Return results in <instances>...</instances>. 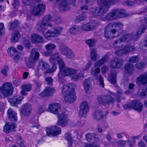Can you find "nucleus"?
Instances as JSON below:
<instances>
[{
    "label": "nucleus",
    "mask_w": 147,
    "mask_h": 147,
    "mask_svg": "<svg viewBox=\"0 0 147 147\" xmlns=\"http://www.w3.org/2000/svg\"><path fill=\"white\" fill-rule=\"evenodd\" d=\"M50 62L53 65L51 69H48L49 66V64L45 62L41 61L39 62L38 69H36V73L37 74V69H40L44 70L46 69V71H44L45 73H52L54 72L56 69V64L57 63L59 65L60 72L58 74L59 81V82H63L65 83V81L62 78L63 76H69L71 79L74 81H76L81 78H83V74H76V71L75 70L69 68H65V64L61 58L59 54L56 53L52 55L49 59Z\"/></svg>",
    "instance_id": "1"
},
{
    "label": "nucleus",
    "mask_w": 147,
    "mask_h": 147,
    "mask_svg": "<svg viewBox=\"0 0 147 147\" xmlns=\"http://www.w3.org/2000/svg\"><path fill=\"white\" fill-rule=\"evenodd\" d=\"M55 22L53 20L50 16H46L44 18L40 24L39 29L46 38L55 37L59 34L62 32L61 27L56 28L54 27Z\"/></svg>",
    "instance_id": "2"
},
{
    "label": "nucleus",
    "mask_w": 147,
    "mask_h": 147,
    "mask_svg": "<svg viewBox=\"0 0 147 147\" xmlns=\"http://www.w3.org/2000/svg\"><path fill=\"white\" fill-rule=\"evenodd\" d=\"M60 105L55 103L49 105L48 110L57 115L58 117L57 125L62 127L65 126L67 123V115L66 113L62 112L60 108Z\"/></svg>",
    "instance_id": "3"
},
{
    "label": "nucleus",
    "mask_w": 147,
    "mask_h": 147,
    "mask_svg": "<svg viewBox=\"0 0 147 147\" xmlns=\"http://www.w3.org/2000/svg\"><path fill=\"white\" fill-rule=\"evenodd\" d=\"M62 93L64 96V100L65 102L72 103L76 101V96L74 87L71 84H69L67 85L65 84Z\"/></svg>",
    "instance_id": "4"
},
{
    "label": "nucleus",
    "mask_w": 147,
    "mask_h": 147,
    "mask_svg": "<svg viewBox=\"0 0 147 147\" xmlns=\"http://www.w3.org/2000/svg\"><path fill=\"white\" fill-rule=\"evenodd\" d=\"M13 90V87L11 84L8 82L4 83L0 87V98L12 94Z\"/></svg>",
    "instance_id": "5"
},
{
    "label": "nucleus",
    "mask_w": 147,
    "mask_h": 147,
    "mask_svg": "<svg viewBox=\"0 0 147 147\" xmlns=\"http://www.w3.org/2000/svg\"><path fill=\"white\" fill-rule=\"evenodd\" d=\"M7 54L15 61H18L21 58V54L13 47H10L7 50Z\"/></svg>",
    "instance_id": "6"
},
{
    "label": "nucleus",
    "mask_w": 147,
    "mask_h": 147,
    "mask_svg": "<svg viewBox=\"0 0 147 147\" xmlns=\"http://www.w3.org/2000/svg\"><path fill=\"white\" fill-rule=\"evenodd\" d=\"M100 2V3L102 4V8H97L96 9H94V11H93L92 14L97 15V16L102 15L104 12L107 11L109 5L111 4L110 1H107V0L104 1L101 0Z\"/></svg>",
    "instance_id": "7"
},
{
    "label": "nucleus",
    "mask_w": 147,
    "mask_h": 147,
    "mask_svg": "<svg viewBox=\"0 0 147 147\" xmlns=\"http://www.w3.org/2000/svg\"><path fill=\"white\" fill-rule=\"evenodd\" d=\"M79 115L80 116L84 117L88 112L89 110V105L85 100L82 101L80 104Z\"/></svg>",
    "instance_id": "8"
},
{
    "label": "nucleus",
    "mask_w": 147,
    "mask_h": 147,
    "mask_svg": "<svg viewBox=\"0 0 147 147\" xmlns=\"http://www.w3.org/2000/svg\"><path fill=\"white\" fill-rule=\"evenodd\" d=\"M46 131L47 135L49 136L58 135L61 134V132L60 128L56 126L47 128Z\"/></svg>",
    "instance_id": "9"
},
{
    "label": "nucleus",
    "mask_w": 147,
    "mask_h": 147,
    "mask_svg": "<svg viewBox=\"0 0 147 147\" xmlns=\"http://www.w3.org/2000/svg\"><path fill=\"white\" fill-rule=\"evenodd\" d=\"M23 98L22 96H13L12 98H8V101L11 106L17 107L18 104L21 103Z\"/></svg>",
    "instance_id": "10"
},
{
    "label": "nucleus",
    "mask_w": 147,
    "mask_h": 147,
    "mask_svg": "<svg viewBox=\"0 0 147 147\" xmlns=\"http://www.w3.org/2000/svg\"><path fill=\"white\" fill-rule=\"evenodd\" d=\"M86 138L88 141H89L91 140H93L94 142H93V144H87L85 145V147H99L98 145H96L95 144V143L97 142L98 139L95 138V135L94 134H87L86 136Z\"/></svg>",
    "instance_id": "11"
},
{
    "label": "nucleus",
    "mask_w": 147,
    "mask_h": 147,
    "mask_svg": "<svg viewBox=\"0 0 147 147\" xmlns=\"http://www.w3.org/2000/svg\"><path fill=\"white\" fill-rule=\"evenodd\" d=\"M96 25V24L94 22H90L83 24L81 27H79L80 30L90 31L94 28Z\"/></svg>",
    "instance_id": "12"
},
{
    "label": "nucleus",
    "mask_w": 147,
    "mask_h": 147,
    "mask_svg": "<svg viewBox=\"0 0 147 147\" xmlns=\"http://www.w3.org/2000/svg\"><path fill=\"white\" fill-rule=\"evenodd\" d=\"M59 51L61 54L68 58L71 57L74 55L71 50L67 47H62L60 49Z\"/></svg>",
    "instance_id": "13"
},
{
    "label": "nucleus",
    "mask_w": 147,
    "mask_h": 147,
    "mask_svg": "<svg viewBox=\"0 0 147 147\" xmlns=\"http://www.w3.org/2000/svg\"><path fill=\"white\" fill-rule=\"evenodd\" d=\"M30 39L32 42L34 43H41L43 42L42 37L36 34H32Z\"/></svg>",
    "instance_id": "14"
},
{
    "label": "nucleus",
    "mask_w": 147,
    "mask_h": 147,
    "mask_svg": "<svg viewBox=\"0 0 147 147\" xmlns=\"http://www.w3.org/2000/svg\"><path fill=\"white\" fill-rule=\"evenodd\" d=\"M45 5L40 4L38 5L37 7L34 8L32 11V13L35 16H39L40 13L45 10Z\"/></svg>",
    "instance_id": "15"
},
{
    "label": "nucleus",
    "mask_w": 147,
    "mask_h": 147,
    "mask_svg": "<svg viewBox=\"0 0 147 147\" xmlns=\"http://www.w3.org/2000/svg\"><path fill=\"white\" fill-rule=\"evenodd\" d=\"M39 57V54L37 51L34 49H32L31 55L30 57L29 60L31 63H33L37 60Z\"/></svg>",
    "instance_id": "16"
},
{
    "label": "nucleus",
    "mask_w": 147,
    "mask_h": 147,
    "mask_svg": "<svg viewBox=\"0 0 147 147\" xmlns=\"http://www.w3.org/2000/svg\"><path fill=\"white\" fill-rule=\"evenodd\" d=\"M15 126L13 123H6L4 127L3 131L6 133L11 132L15 131Z\"/></svg>",
    "instance_id": "17"
},
{
    "label": "nucleus",
    "mask_w": 147,
    "mask_h": 147,
    "mask_svg": "<svg viewBox=\"0 0 147 147\" xmlns=\"http://www.w3.org/2000/svg\"><path fill=\"white\" fill-rule=\"evenodd\" d=\"M113 24H110L107 26L105 28V36L106 38H113V36H112L116 32V31L114 29H113L111 31V32L108 33L107 30H109L108 28H110V27L113 26Z\"/></svg>",
    "instance_id": "18"
},
{
    "label": "nucleus",
    "mask_w": 147,
    "mask_h": 147,
    "mask_svg": "<svg viewBox=\"0 0 147 147\" xmlns=\"http://www.w3.org/2000/svg\"><path fill=\"white\" fill-rule=\"evenodd\" d=\"M119 14L117 10H114L107 14L105 19L103 20H105L106 19L108 20H110L114 19L117 18L118 17L117 15Z\"/></svg>",
    "instance_id": "19"
},
{
    "label": "nucleus",
    "mask_w": 147,
    "mask_h": 147,
    "mask_svg": "<svg viewBox=\"0 0 147 147\" xmlns=\"http://www.w3.org/2000/svg\"><path fill=\"white\" fill-rule=\"evenodd\" d=\"M17 114L12 109H9L7 111V115L12 121H17Z\"/></svg>",
    "instance_id": "20"
},
{
    "label": "nucleus",
    "mask_w": 147,
    "mask_h": 147,
    "mask_svg": "<svg viewBox=\"0 0 147 147\" xmlns=\"http://www.w3.org/2000/svg\"><path fill=\"white\" fill-rule=\"evenodd\" d=\"M20 35L18 31H14L11 35V40L12 42H18L20 38Z\"/></svg>",
    "instance_id": "21"
},
{
    "label": "nucleus",
    "mask_w": 147,
    "mask_h": 147,
    "mask_svg": "<svg viewBox=\"0 0 147 147\" xmlns=\"http://www.w3.org/2000/svg\"><path fill=\"white\" fill-rule=\"evenodd\" d=\"M54 91V90L53 88H46L45 90L41 93L40 95L42 97H44L48 96L52 94Z\"/></svg>",
    "instance_id": "22"
},
{
    "label": "nucleus",
    "mask_w": 147,
    "mask_h": 147,
    "mask_svg": "<svg viewBox=\"0 0 147 147\" xmlns=\"http://www.w3.org/2000/svg\"><path fill=\"white\" fill-rule=\"evenodd\" d=\"M132 108L138 112L140 111L142 108V105L139 102H134L132 103Z\"/></svg>",
    "instance_id": "23"
},
{
    "label": "nucleus",
    "mask_w": 147,
    "mask_h": 147,
    "mask_svg": "<svg viewBox=\"0 0 147 147\" xmlns=\"http://www.w3.org/2000/svg\"><path fill=\"white\" fill-rule=\"evenodd\" d=\"M65 138L66 140L67 141L68 145L69 147H71L74 145L75 142L72 140L69 133L66 134Z\"/></svg>",
    "instance_id": "24"
},
{
    "label": "nucleus",
    "mask_w": 147,
    "mask_h": 147,
    "mask_svg": "<svg viewBox=\"0 0 147 147\" xmlns=\"http://www.w3.org/2000/svg\"><path fill=\"white\" fill-rule=\"evenodd\" d=\"M147 82V76L141 75L137 80V83L138 84H144Z\"/></svg>",
    "instance_id": "25"
},
{
    "label": "nucleus",
    "mask_w": 147,
    "mask_h": 147,
    "mask_svg": "<svg viewBox=\"0 0 147 147\" xmlns=\"http://www.w3.org/2000/svg\"><path fill=\"white\" fill-rule=\"evenodd\" d=\"M118 61V59H115V60H112L110 62L111 66L113 68H118L119 67V66L121 64V63H119Z\"/></svg>",
    "instance_id": "26"
},
{
    "label": "nucleus",
    "mask_w": 147,
    "mask_h": 147,
    "mask_svg": "<svg viewBox=\"0 0 147 147\" xmlns=\"http://www.w3.org/2000/svg\"><path fill=\"white\" fill-rule=\"evenodd\" d=\"M31 109L29 107L26 105L24 107L22 110H21L22 113L24 115H28L30 113Z\"/></svg>",
    "instance_id": "27"
},
{
    "label": "nucleus",
    "mask_w": 147,
    "mask_h": 147,
    "mask_svg": "<svg viewBox=\"0 0 147 147\" xmlns=\"http://www.w3.org/2000/svg\"><path fill=\"white\" fill-rule=\"evenodd\" d=\"M132 47H127L124 48L123 49H120L119 50L118 53H121L122 54H126L129 53L131 51L133 50Z\"/></svg>",
    "instance_id": "28"
},
{
    "label": "nucleus",
    "mask_w": 147,
    "mask_h": 147,
    "mask_svg": "<svg viewBox=\"0 0 147 147\" xmlns=\"http://www.w3.org/2000/svg\"><path fill=\"white\" fill-rule=\"evenodd\" d=\"M45 48L47 51H52L56 49V46L53 43H50L45 45Z\"/></svg>",
    "instance_id": "29"
},
{
    "label": "nucleus",
    "mask_w": 147,
    "mask_h": 147,
    "mask_svg": "<svg viewBox=\"0 0 147 147\" xmlns=\"http://www.w3.org/2000/svg\"><path fill=\"white\" fill-rule=\"evenodd\" d=\"M90 82L89 79L86 80L84 82V87L86 91L88 92L90 88Z\"/></svg>",
    "instance_id": "30"
},
{
    "label": "nucleus",
    "mask_w": 147,
    "mask_h": 147,
    "mask_svg": "<svg viewBox=\"0 0 147 147\" xmlns=\"http://www.w3.org/2000/svg\"><path fill=\"white\" fill-rule=\"evenodd\" d=\"M102 115L100 111L98 110L96 111L93 115V117L97 119H99L102 118Z\"/></svg>",
    "instance_id": "31"
},
{
    "label": "nucleus",
    "mask_w": 147,
    "mask_h": 147,
    "mask_svg": "<svg viewBox=\"0 0 147 147\" xmlns=\"http://www.w3.org/2000/svg\"><path fill=\"white\" fill-rule=\"evenodd\" d=\"M79 28V26H75L72 27L70 29L69 31L71 34H74L80 30Z\"/></svg>",
    "instance_id": "32"
},
{
    "label": "nucleus",
    "mask_w": 147,
    "mask_h": 147,
    "mask_svg": "<svg viewBox=\"0 0 147 147\" xmlns=\"http://www.w3.org/2000/svg\"><path fill=\"white\" fill-rule=\"evenodd\" d=\"M8 67L7 66H5L1 69V73L4 76H6L8 75Z\"/></svg>",
    "instance_id": "33"
},
{
    "label": "nucleus",
    "mask_w": 147,
    "mask_h": 147,
    "mask_svg": "<svg viewBox=\"0 0 147 147\" xmlns=\"http://www.w3.org/2000/svg\"><path fill=\"white\" fill-rule=\"evenodd\" d=\"M107 57H105L102 58L100 61L98 62L95 65V66L97 67L100 65L102 64L107 61Z\"/></svg>",
    "instance_id": "34"
},
{
    "label": "nucleus",
    "mask_w": 147,
    "mask_h": 147,
    "mask_svg": "<svg viewBox=\"0 0 147 147\" xmlns=\"http://www.w3.org/2000/svg\"><path fill=\"white\" fill-rule=\"evenodd\" d=\"M17 143L21 147L25 146L24 144V141L21 138L19 137L17 140Z\"/></svg>",
    "instance_id": "35"
},
{
    "label": "nucleus",
    "mask_w": 147,
    "mask_h": 147,
    "mask_svg": "<svg viewBox=\"0 0 147 147\" xmlns=\"http://www.w3.org/2000/svg\"><path fill=\"white\" fill-rule=\"evenodd\" d=\"M116 74H115L113 76H110L109 77V80L111 83L115 84L116 82Z\"/></svg>",
    "instance_id": "36"
},
{
    "label": "nucleus",
    "mask_w": 147,
    "mask_h": 147,
    "mask_svg": "<svg viewBox=\"0 0 147 147\" xmlns=\"http://www.w3.org/2000/svg\"><path fill=\"white\" fill-rule=\"evenodd\" d=\"M97 81L99 83V84L103 87H104V84L103 78L100 75L98 76V78H96Z\"/></svg>",
    "instance_id": "37"
},
{
    "label": "nucleus",
    "mask_w": 147,
    "mask_h": 147,
    "mask_svg": "<svg viewBox=\"0 0 147 147\" xmlns=\"http://www.w3.org/2000/svg\"><path fill=\"white\" fill-rule=\"evenodd\" d=\"M128 35H126L124 36L121 39H120L117 41H115L114 42V44H119L124 41H125L127 37H128Z\"/></svg>",
    "instance_id": "38"
},
{
    "label": "nucleus",
    "mask_w": 147,
    "mask_h": 147,
    "mask_svg": "<svg viewBox=\"0 0 147 147\" xmlns=\"http://www.w3.org/2000/svg\"><path fill=\"white\" fill-rule=\"evenodd\" d=\"M5 33V28L3 23H0V36L3 35Z\"/></svg>",
    "instance_id": "39"
},
{
    "label": "nucleus",
    "mask_w": 147,
    "mask_h": 147,
    "mask_svg": "<svg viewBox=\"0 0 147 147\" xmlns=\"http://www.w3.org/2000/svg\"><path fill=\"white\" fill-rule=\"evenodd\" d=\"M31 86L30 85L27 84L23 85L22 86V89L26 91H28L30 90Z\"/></svg>",
    "instance_id": "40"
},
{
    "label": "nucleus",
    "mask_w": 147,
    "mask_h": 147,
    "mask_svg": "<svg viewBox=\"0 0 147 147\" xmlns=\"http://www.w3.org/2000/svg\"><path fill=\"white\" fill-rule=\"evenodd\" d=\"M96 51L95 49H91V56L92 59L93 60H95L96 58Z\"/></svg>",
    "instance_id": "41"
},
{
    "label": "nucleus",
    "mask_w": 147,
    "mask_h": 147,
    "mask_svg": "<svg viewBox=\"0 0 147 147\" xmlns=\"http://www.w3.org/2000/svg\"><path fill=\"white\" fill-rule=\"evenodd\" d=\"M86 42L89 46H93L95 43V41L93 39H88L86 41Z\"/></svg>",
    "instance_id": "42"
},
{
    "label": "nucleus",
    "mask_w": 147,
    "mask_h": 147,
    "mask_svg": "<svg viewBox=\"0 0 147 147\" xmlns=\"http://www.w3.org/2000/svg\"><path fill=\"white\" fill-rule=\"evenodd\" d=\"M18 24V22L17 21H15L10 24V26L11 28L13 29L14 28L17 27Z\"/></svg>",
    "instance_id": "43"
},
{
    "label": "nucleus",
    "mask_w": 147,
    "mask_h": 147,
    "mask_svg": "<svg viewBox=\"0 0 147 147\" xmlns=\"http://www.w3.org/2000/svg\"><path fill=\"white\" fill-rule=\"evenodd\" d=\"M23 44L26 48H28L30 46V41L25 40L23 42Z\"/></svg>",
    "instance_id": "44"
},
{
    "label": "nucleus",
    "mask_w": 147,
    "mask_h": 147,
    "mask_svg": "<svg viewBox=\"0 0 147 147\" xmlns=\"http://www.w3.org/2000/svg\"><path fill=\"white\" fill-rule=\"evenodd\" d=\"M100 72V69L99 68H96L95 70L94 71H92L91 73L92 74L94 75L95 76H96V74Z\"/></svg>",
    "instance_id": "45"
},
{
    "label": "nucleus",
    "mask_w": 147,
    "mask_h": 147,
    "mask_svg": "<svg viewBox=\"0 0 147 147\" xmlns=\"http://www.w3.org/2000/svg\"><path fill=\"white\" fill-rule=\"evenodd\" d=\"M138 60L137 57H133L130 58L129 60L130 63H135Z\"/></svg>",
    "instance_id": "46"
},
{
    "label": "nucleus",
    "mask_w": 147,
    "mask_h": 147,
    "mask_svg": "<svg viewBox=\"0 0 147 147\" xmlns=\"http://www.w3.org/2000/svg\"><path fill=\"white\" fill-rule=\"evenodd\" d=\"M133 66L132 65H129L127 64L125 66V69L127 70H133Z\"/></svg>",
    "instance_id": "47"
},
{
    "label": "nucleus",
    "mask_w": 147,
    "mask_h": 147,
    "mask_svg": "<svg viewBox=\"0 0 147 147\" xmlns=\"http://www.w3.org/2000/svg\"><path fill=\"white\" fill-rule=\"evenodd\" d=\"M113 25L116 28H121L123 26L122 24L120 23H115Z\"/></svg>",
    "instance_id": "48"
},
{
    "label": "nucleus",
    "mask_w": 147,
    "mask_h": 147,
    "mask_svg": "<svg viewBox=\"0 0 147 147\" xmlns=\"http://www.w3.org/2000/svg\"><path fill=\"white\" fill-rule=\"evenodd\" d=\"M91 65V62H89L86 65V67L84 69V71H86L90 67Z\"/></svg>",
    "instance_id": "49"
},
{
    "label": "nucleus",
    "mask_w": 147,
    "mask_h": 147,
    "mask_svg": "<svg viewBox=\"0 0 147 147\" xmlns=\"http://www.w3.org/2000/svg\"><path fill=\"white\" fill-rule=\"evenodd\" d=\"M48 82V84H51L52 82V79L51 77H48L45 79Z\"/></svg>",
    "instance_id": "50"
},
{
    "label": "nucleus",
    "mask_w": 147,
    "mask_h": 147,
    "mask_svg": "<svg viewBox=\"0 0 147 147\" xmlns=\"http://www.w3.org/2000/svg\"><path fill=\"white\" fill-rule=\"evenodd\" d=\"M86 17V14L85 13H83L82 14V16L80 18V21H82L84 20L85 18Z\"/></svg>",
    "instance_id": "51"
},
{
    "label": "nucleus",
    "mask_w": 147,
    "mask_h": 147,
    "mask_svg": "<svg viewBox=\"0 0 147 147\" xmlns=\"http://www.w3.org/2000/svg\"><path fill=\"white\" fill-rule=\"evenodd\" d=\"M51 52L49 51L45 52L42 53L43 55L44 56H49L50 55Z\"/></svg>",
    "instance_id": "52"
},
{
    "label": "nucleus",
    "mask_w": 147,
    "mask_h": 147,
    "mask_svg": "<svg viewBox=\"0 0 147 147\" xmlns=\"http://www.w3.org/2000/svg\"><path fill=\"white\" fill-rule=\"evenodd\" d=\"M25 91H26L25 90L22 89L20 91L21 94L23 96L26 95L27 94V93Z\"/></svg>",
    "instance_id": "53"
},
{
    "label": "nucleus",
    "mask_w": 147,
    "mask_h": 147,
    "mask_svg": "<svg viewBox=\"0 0 147 147\" xmlns=\"http://www.w3.org/2000/svg\"><path fill=\"white\" fill-rule=\"evenodd\" d=\"M17 48L18 50L21 51H22L23 49V47L21 45H18L17 46Z\"/></svg>",
    "instance_id": "54"
},
{
    "label": "nucleus",
    "mask_w": 147,
    "mask_h": 147,
    "mask_svg": "<svg viewBox=\"0 0 147 147\" xmlns=\"http://www.w3.org/2000/svg\"><path fill=\"white\" fill-rule=\"evenodd\" d=\"M107 67L106 66H103L102 69L101 71L102 73L105 72L106 71L107 69Z\"/></svg>",
    "instance_id": "55"
},
{
    "label": "nucleus",
    "mask_w": 147,
    "mask_h": 147,
    "mask_svg": "<svg viewBox=\"0 0 147 147\" xmlns=\"http://www.w3.org/2000/svg\"><path fill=\"white\" fill-rule=\"evenodd\" d=\"M144 65L142 64V63H140L139 64H138L137 65V67L138 69H141L142 68Z\"/></svg>",
    "instance_id": "56"
},
{
    "label": "nucleus",
    "mask_w": 147,
    "mask_h": 147,
    "mask_svg": "<svg viewBox=\"0 0 147 147\" xmlns=\"http://www.w3.org/2000/svg\"><path fill=\"white\" fill-rule=\"evenodd\" d=\"M139 146L140 147H144L145 145L142 142H141L138 144Z\"/></svg>",
    "instance_id": "57"
},
{
    "label": "nucleus",
    "mask_w": 147,
    "mask_h": 147,
    "mask_svg": "<svg viewBox=\"0 0 147 147\" xmlns=\"http://www.w3.org/2000/svg\"><path fill=\"white\" fill-rule=\"evenodd\" d=\"M28 72H25L24 73L23 75V76L24 78L26 79L28 77Z\"/></svg>",
    "instance_id": "58"
},
{
    "label": "nucleus",
    "mask_w": 147,
    "mask_h": 147,
    "mask_svg": "<svg viewBox=\"0 0 147 147\" xmlns=\"http://www.w3.org/2000/svg\"><path fill=\"white\" fill-rule=\"evenodd\" d=\"M70 3L71 5H74L76 3V0H70Z\"/></svg>",
    "instance_id": "59"
},
{
    "label": "nucleus",
    "mask_w": 147,
    "mask_h": 147,
    "mask_svg": "<svg viewBox=\"0 0 147 147\" xmlns=\"http://www.w3.org/2000/svg\"><path fill=\"white\" fill-rule=\"evenodd\" d=\"M23 2L25 5H28L29 2L28 0H23Z\"/></svg>",
    "instance_id": "60"
},
{
    "label": "nucleus",
    "mask_w": 147,
    "mask_h": 147,
    "mask_svg": "<svg viewBox=\"0 0 147 147\" xmlns=\"http://www.w3.org/2000/svg\"><path fill=\"white\" fill-rule=\"evenodd\" d=\"M19 4V2L18 1H15L13 5L14 6L16 7Z\"/></svg>",
    "instance_id": "61"
},
{
    "label": "nucleus",
    "mask_w": 147,
    "mask_h": 147,
    "mask_svg": "<svg viewBox=\"0 0 147 147\" xmlns=\"http://www.w3.org/2000/svg\"><path fill=\"white\" fill-rule=\"evenodd\" d=\"M33 127H36L37 128H39L40 126L38 124V121L37 120L36 121V123L35 125H33Z\"/></svg>",
    "instance_id": "62"
},
{
    "label": "nucleus",
    "mask_w": 147,
    "mask_h": 147,
    "mask_svg": "<svg viewBox=\"0 0 147 147\" xmlns=\"http://www.w3.org/2000/svg\"><path fill=\"white\" fill-rule=\"evenodd\" d=\"M109 100L107 102V103H108L113 102V99L112 98L109 96Z\"/></svg>",
    "instance_id": "63"
},
{
    "label": "nucleus",
    "mask_w": 147,
    "mask_h": 147,
    "mask_svg": "<svg viewBox=\"0 0 147 147\" xmlns=\"http://www.w3.org/2000/svg\"><path fill=\"white\" fill-rule=\"evenodd\" d=\"M119 145L122 146V144H126V142L125 141H120L119 142Z\"/></svg>",
    "instance_id": "64"
}]
</instances>
